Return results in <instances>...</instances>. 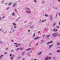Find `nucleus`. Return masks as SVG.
<instances>
[{"mask_svg": "<svg viewBox=\"0 0 60 60\" xmlns=\"http://www.w3.org/2000/svg\"><path fill=\"white\" fill-rule=\"evenodd\" d=\"M57 45H60V44L59 43H57Z\"/></svg>", "mask_w": 60, "mask_h": 60, "instance_id": "nucleus-11", "label": "nucleus"}, {"mask_svg": "<svg viewBox=\"0 0 60 60\" xmlns=\"http://www.w3.org/2000/svg\"><path fill=\"white\" fill-rule=\"evenodd\" d=\"M37 60V59H34V60Z\"/></svg>", "mask_w": 60, "mask_h": 60, "instance_id": "nucleus-56", "label": "nucleus"}, {"mask_svg": "<svg viewBox=\"0 0 60 60\" xmlns=\"http://www.w3.org/2000/svg\"><path fill=\"white\" fill-rule=\"evenodd\" d=\"M56 23H54L53 25V26H55V25H56Z\"/></svg>", "mask_w": 60, "mask_h": 60, "instance_id": "nucleus-9", "label": "nucleus"}, {"mask_svg": "<svg viewBox=\"0 0 60 60\" xmlns=\"http://www.w3.org/2000/svg\"><path fill=\"white\" fill-rule=\"evenodd\" d=\"M13 7H15V6H16V4H13Z\"/></svg>", "mask_w": 60, "mask_h": 60, "instance_id": "nucleus-12", "label": "nucleus"}, {"mask_svg": "<svg viewBox=\"0 0 60 60\" xmlns=\"http://www.w3.org/2000/svg\"><path fill=\"white\" fill-rule=\"evenodd\" d=\"M55 29H54L53 30V31H55Z\"/></svg>", "mask_w": 60, "mask_h": 60, "instance_id": "nucleus-34", "label": "nucleus"}, {"mask_svg": "<svg viewBox=\"0 0 60 60\" xmlns=\"http://www.w3.org/2000/svg\"><path fill=\"white\" fill-rule=\"evenodd\" d=\"M53 46V45H50L49 46V48L50 49L51 47H52Z\"/></svg>", "mask_w": 60, "mask_h": 60, "instance_id": "nucleus-5", "label": "nucleus"}, {"mask_svg": "<svg viewBox=\"0 0 60 60\" xmlns=\"http://www.w3.org/2000/svg\"><path fill=\"white\" fill-rule=\"evenodd\" d=\"M20 58H21V57H19V59Z\"/></svg>", "mask_w": 60, "mask_h": 60, "instance_id": "nucleus-49", "label": "nucleus"}, {"mask_svg": "<svg viewBox=\"0 0 60 60\" xmlns=\"http://www.w3.org/2000/svg\"><path fill=\"white\" fill-rule=\"evenodd\" d=\"M4 18H5V16H4L2 17V19H4Z\"/></svg>", "mask_w": 60, "mask_h": 60, "instance_id": "nucleus-33", "label": "nucleus"}, {"mask_svg": "<svg viewBox=\"0 0 60 60\" xmlns=\"http://www.w3.org/2000/svg\"><path fill=\"white\" fill-rule=\"evenodd\" d=\"M2 43V42L0 41V43Z\"/></svg>", "mask_w": 60, "mask_h": 60, "instance_id": "nucleus-45", "label": "nucleus"}, {"mask_svg": "<svg viewBox=\"0 0 60 60\" xmlns=\"http://www.w3.org/2000/svg\"><path fill=\"white\" fill-rule=\"evenodd\" d=\"M59 16H60V13H59Z\"/></svg>", "mask_w": 60, "mask_h": 60, "instance_id": "nucleus-37", "label": "nucleus"}, {"mask_svg": "<svg viewBox=\"0 0 60 60\" xmlns=\"http://www.w3.org/2000/svg\"><path fill=\"white\" fill-rule=\"evenodd\" d=\"M50 55H51V53L50 54Z\"/></svg>", "mask_w": 60, "mask_h": 60, "instance_id": "nucleus-55", "label": "nucleus"}, {"mask_svg": "<svg viewBox=\"0 0 60 60\" xmlns=\"http://www.w3.org/2000/svg\"><path fill=\"white\" fill-rule=\"evenodd\" d=\"M45 35H44L43 36V37H44L45 36Z\"/></svg>", "mask_w": 60, "mask_h": 60, "instance_id": "nucleus-36", "label": "nucleus"}, {"mask_svg": "<svg viewBox=\"0 0 60 60\" xmlns=\"http://www.w3.org/2000/svg\"><path fill=\"white\" fill-rule=\"evenodd\" d=\"M50 36V35H49L47 36V38L49 37Z\"/></svg>", "mask_w": 60, "mask_h": 60, "instance_id": "nucleus-15", "label": "nucleus"}, {"mask_svg": "<svg viewBox=\"0 0 60 60\" xmlns=\"http://www.w3.org/2000/svg\"><path fill=\"white\" fill-rule=\"evenodd\" d=\"M14 55H13V57H14Z\"/></svg>", "mask_w": 60, "mask_h": 60, "instance_id": "nucleus-58", "label": "nucleus"}, {"mask_svg": "<svg viewBox=\"0 0 60 60\" xmlns=\"http://www.w3.org/2000/svg\"><path fill=\"white\" fill-rule=\"evenodd\" d=\"M39 39L38 37H37L34 38V40H37V39Z\"/></svg>", "mask_w": 60, "mask_h": 60, "instance_id": "nucleus-2", "label": "nucleus"}, {"mask_svg": "<svg viewBox=\"0 0 60 60\" xmlns=\"http://www.w3.org/2000/svg\"><path fill=\"white\" fill-rule=\"evenodd\" d=\"M11 59L12 60H13V57H11Z\"/></svg>", "mask_w": 60, "mask_h": 60, "instance_id": "nucleus-14", "label": "nucleus"}, {"mask_svg": "<svg viewBox=\"0 0 60 60\" xmlns=\"http://www.w3.org/2000/svg\"><path fill=\"white\" fill-rule=\"evenodd\" d=\"M10 56H11V54H10Z\"/></svg>", "mask_w": 60, "mask_h": 60, "instance_id": "nucleus-40", "label": "nucleus"}, {"mask_svg": "<svg viewBox=\"0 0 60 60\" xmlns=\"http://www.w3.org/2000/svg\"><path fill=\"white\" fill-rule=\"evenodd\" d=\"M4 56L3 55H2L0 56V59H2V58H3V56Z\"/></svg>", "mask_w": 60, "mask_h": 60, "instance_id": "nucleus-3", "label": "nucleus"}, {"mask_svg": "<svg viewBox=\"0 0 60 60\" xmlns=\"http://www.w3.org/2000/svg\"><path fill=\"white\" fill-rule=\"evenodd\" d=\"M19 50V48H18L16 49V51H18Z\"/></svg>", "mask_w": 60, "mask_h": 60, "instance_id": "nucleus-17", "label": "nucleus"}, {"mask_svg": "<svg viewBox=\"0 0 60 60\" xmlns=\"http://www.w3.org/2000/svg\"><path fill=\"white\" fill-rule=\"evenodd\" d=\"M27 12L28 13H30V11H29V12L28 11H27Z\"/></svg>", "mask_w": 60, "mask_h": 60, "instance_id": "nucleus-27", "label": "nucleus"}, {"mask_svg": "<svg viewBox=\"0 0 60 60\" xmlns=\"http://www.w3.org/2000/svg\"><path fill=\"white\" fill-rule=\"evenodd\" d=\"M15 11H17L16 10V9L15 10Z\"/></svg>", "mask_w": 60, "mask_h": 60, "instance_id": "nucleus-51", "label": "nucleus"}, {"mask_svg": "<svg viewBox=\"0 0 60 60\" xmlns=\"http://www.w3.org/2000/svg\"><path fill=\"white\" fill-rule=\"evenodd\" d=\"M35 33H34L33 35V36H32V38H34L35 36Z\"/></svg>", "mask_w": 60, "mask_h": 60, "instance_id": "nucleus-4", "label": "nucleus"}, {"mask_svg": "<svg viewBox=\"0 0 60 60\" xmlns=\"http://www.w3.org/2000/svg\"><path fill=\"white\" fill-rule=\"evenodd\" d=\"M40 31H39L38 32V33H40Z\"/></svg>", "mask_w": 60, "mask_h": 60, "instance_id": "nucleus-38", "label": "nucleus"}, {"mask_svg": "<svg viewBox=\"0 0 60 60\" xmlns=\"http://www.w3.org/2000/svg\"><path fill=\"white\" fill-rule=\"evenodd\" d=\"M12 3L11 2L10 3H9V4H8V5H11V4H12Z\"/></svg>", "mask_w": 60, "mask_h": 60, "instance_id": "nucleus-7", "label": "nucleus"}, {"mask_svg": "<svg viewBox=\"0 0 60 60\" xmlns=\"http://www.w3.org/2000/svg\"><path fill=\"white\" fill-rule=\"evenodd\" d=\"M31 49H27V50H30Z\"/></svg>", "mask_w": 60, "mask_h": 60, "instance_id": "nucleus-21", "label": "nucleus"}, {"mask_svg": "<svg viewBox=\"0 0 60 60\" xmlns=\"http://www.w3.org/2000/svg\"><path fill=\"white\" fill-rule=\"evenodd\" d=\"M22 60H25V59H24V58H23L22 59Z\"/></svg>", "mask_w": 60, "mask_h": 60, "instance_id": "nucleus-39", "label": "nucleus"}, {"mask_svg": "<svg viewBox=\"0 0 60 60\" xmlns=\"http://www.w3.org/2000/svg\"><path fill=\"white\" fill-rule=\"evenodd\" d=\"M24 53H25V52H24L22 53V55H23V54H24Z\"/></svg>", "mask_w": 60, "mask_h": 60, "instance_id": "nucleus-35", "label": "nucleus"}, {"mask_svg": "<svg viewBox=\"0 0 60 60\" xmlns=\"http://www.w3.org/2000/svg\"><path fill=\"white\" fill-rule=\"evenodd\" d=\"M7 49H8V48L6 49V50H7Z\"/></svg>", "mask_w": 60, "mask_h": 60, "instance_id": "nucleus-53", "label": "nucleus"}, {"mask_svg": "<svg viewBox=\"0 0 60 60\" xmlns=\"http://www.w3.org/2000/svg\"><path fill=\"white\" fill-rule=\"evenodd\" d=\"M12 15H13V16H14V13H13L12 14Z\"/></svg>", "mask_w": 60, "mask_h": 60, "instance_id": "nucleus-28", "label": "nucleus"}, {"mask_svg": "<svg viewBox=\"0 0 60 60\" xmlns=\"http://www.w3.org/2000/svg\"><path fill=\"white\" fill-rule=\"evenodd\" d=\"M51 57H49V59H51Z\"/></svg>", "mask_w": 60, "mask_h": 60, "instance_id": "nucleus-29", "label": "nucleus"}, {"mask_svg": "<svg viewBox=\"0 0 60 60\" xmlns=\"http://www.w3.org/2000/svg\"><path fill=\"white\" fill-rule=\"evenodd\" d=\"M57 31V29H56V30H55V32H56V31Z\"/></svg>", "mask_w": 60, "mask_h": 60, "instance_id": "nucleus-30", "label": "nucleus"}, {"mask_svg": "<svg viewBox=\"0 0 60 60\" xmlns=\"http://www.w3.org/2000/svg\"><path fill=\"white\" fill-rule=\"evenodd\" d=\"M20 45V44H18V45Z\"/></svg>", "mask_w": 60, "mask_h": 60, "instance_id": "nucleus-48", "label": "nucleus"}, {"mask_svg": "<svg viewBox=\"0 0 60 60\" xmlns=\"http://www.w3.org/2000/svg\"><path fill=\"white\" fill-rule=\"evenodd\" d=\"M42 52H41L39 53V55H41V54Z\"/></svg>", "mask_w": 60, "mask_h": 60, "instance_id": "nucleus-13", "label": "nucleus"}, {"mask_svg": "<svg viewBox=\"0 0 60 60\" xmlns=\"http://www.w3.org/2000/svg\"><path fill=\"white\" fill-rule=\"evenodd\" d=\"M57 28H59V26H57L56 27Z\"/></svg>", "mask_w": 60, "mask_h": 60, "instance_id": "nucleus-24", "label": "nucleus"}, {"mask_svg": "<svg viewBox=\"0 0 60 60\" xmlns=\"http://www.w3.org/2000/svg\"><path fill=\"white\" fill-rule=\"evenodd\" d=\"M14 28H16V26H14Z\"/></svg>", "mask_w": 60, "mask_h": 60, "instance_id": "nucleus-31", "label": "nucleus"}, {"mask_svg": "<svg viewBox=\"0 0 60 60\" xmlns=\"http://www.w3.org/2000/svg\"><path fill=\"white\" fill-rule=\"evenodd\" d=\"M23 49H24V48H21L20 49V50H23Z\"/></svg>", "mask_w": 60, "mask_h": 60, "instance_id": "nucleus-10", "label": "nucleus"}, {"mask_svg": "<svg viewBox=\"0 0 60 60\" xmlns=\"http://www.w3.org/2000/svg\"><path fill=\"white\" fill-rule=\"evenodd\" d=\"M13 25H14V26H16V24H15V23H13Z\"/></svg>", "mask_w": 60, "mask_h": 60, "instance_id": "nucleus-18", "label": "nucleus"}, {"mask_svg": "<svg viewBox=\"0 0 60 60\" xmlns=\"http://www.w3.org/2000/svg\"><path fill=\"white\" fill-rule=\"evenodd\" d=\"M38 43H37V44H36V46H38Z\"/></svg>", "mask_w": 60, "mask_h": 60, "instance_id": "nucleus-23", "label": "nucleus"}, {"mask_svg": "<svg viewBox=\"0 0 60 60\" xmlns=\"http://www.w3.org/2000/svg\"><path fill=\"white\" fill-rule=\"evenodd\" d=\"M15 44L16 45V44H17V43H15Z\"/></svg>", "mask_w": 60, "mask_h": 60, "instance_id": "nucleus-54", "label": "nucleus"}, {"mask_svg": "<svg viewBox=\"0 0 60 60\" xmlns=\"http://www.w3.org/2000/svg\"><path fill=\"white\" fill-rule=\"evenodd\" d=\"M51 31H52V30H51Z\"/></svg>", "mask_w": 60, "mask_h": 60, "instance_id": "nucleus-61", "label": "nucleus"}, {"mask_svg": "<svg viewBox=\"0 0 60 60\" xmlns=\"http://www.w3.org/2000/svg\"><path fill=\"white\" fill-rule=\"evenodd\" d=\"M59 24L60 25V22H59Z\"/></svg>", "mask_w": 60, "mask_h": 60, "instance_id": "nucleus-50", "label": "nucleus"}, {"mask_svg": "<svg viewBox=\"0 0 60 60\" xmlns=\"http://www.w3.org/2000/svg\"><path fill=\"white\" fill-rule=\"evenodd\" d=\"M48 57H46L45 58V60H49L48 59Z\"/></svg>", "mask_w": 60, "mask_h": 60, "instance_id": "nucleus-6", "label": "nucleus"}, {"mask_svg": "<svg viewBox=\"0 0 60 60\" xmlns=\"http://www.w3.org/2000/svg\"><path fill=\"white\" fill-rule=\"evenodd\" d=\"M30 30H28V32H30Z\"/></svg>", "mask_w": 60, "mask_h": 60, "instance_id": "nucleus-46", "label": "nucleus"}, {"mask_svg": "<svg viewBox=\"0 0 60 60\" xmlns=\"http://www.w3.org/2000/svg\"><path fill=\"white\" fill-rule=\"evenodd\" d=\"M60 0H58V2H60Z\"/></svg>", "mask_w": 60, "mask_h": 60, "instance_id": "nucleus-43", "label": "nucleus"}, {"mask_svg": "<svg viewBox=\"0 0 60 60\" xmlns=\"http://www.w3.org/2000/svg\"><path fill=\"white\" fill-rule=\"evenodd\" d=\"M11 52H13V50H12L11 51Z\"/></svg>", "mask_w": 60, "mask_h": 60, "instance_id": "nucleus-25", "label": "nucleus"}, {"mask_svg": "<svg viewBox=\"0 0 60 60\" xmlns=\"http://www.w3.org/2000/svg\"><path fill=\"white\" fill-rule=\"evenodd\" d=\"M6 4H7V3H6Z\"/></svg>", "mask_w": 60, "mask_h": 60, "instance_id": "nucleus-60", "label": "nucleus"}, {"mask_svg": "<svg viewBox=\"0 0 60 60\" xmlns=\"http://www.w3.org/2000/svg\"><path fill=\"white\" fill-rule=\"evenodd\" d=\"M57 14H56V17H55V18H56V17H57Z\"/></svg>", "mask_w": 60, "mask_h": 60, "instance_id": "nucleus-26", "label": "nucleus"}, {"mask_svg": "<svg viewBox=\"0 0 60 60\" xmlns=\"http://www.w3.org/2000/svg\"><path fill=\"white\" fill-rule=\"evenodd\" d=\"M0 19H1V18L0 17V20H1Z\"/></svg>", "mask_w": 60, "mask_h": 60, "instance_id": "nucleus-47", "label": "nucleus"}, {"mask_svg": "<svg viewBox=\"0 0 60 60\" xmlns=\"http://www.w3.org/2000/svg\"><path fill=\"white\" fill-rule=\"evenodd\" d=\"M36 2V0H34V2Z\"/></svg>", "mask_w": 60, "mask_h": 60, "instance_id": "nucleus-44", "label": "nucleus"}, {"mask_svg": "<svg viewBox=\"0 0 60 60\" xmlns=\"http://www.w3.org/2000/svg\"><path fill=\"white\" fill-rule=\"evenodd\" d=\"M56 34V33H54V34H53L52 35V36H54V35H55V34Z\"/></svg>", "mask_w": 60, "mask_h": 60, "instance_id": "nucleus-19", "label": "nucleus"}, {"mask_svg": "<svg viewBox=\"0 0 60 60\" xmlns=\"http://www.w3.org/2000/svg\"><path fill=\"white\" fill-rule=\"evenodd\" d=\"M9 9V7H8V8H7V9Z\"/></svg>", "mask_w": 60, "mask_h": 60, "instance_id": "nucleus-41", "label": "nucleus"}, {"mask_svg": "<svg viewBox=\"0 0 60 60\" xmlns=\"http://www.w3.org/2000/svg\"><path fill=\"white\" fill-rule=\"evenodd\" d=\"M52 19H51V20H52Z\"/></svg>", "mask_w": 60, "mask_h": 60, "instance_id": "nucleus-59", "label": "nucleus"}, {"mask_svg": "<svg viewBox=\"0 0 60 60\" xmlns=\"http://www.w3.org/2000/svg\"><path fill=\"white\" fill-rule=\"evenodd\" d=\"M11 41H12V42H13V40H11Z\"/></svg>", "mask_w": 60, "mask_h": 60, "instance_id": "nucleus-42", "label": "nucleus"}, {"mask_svg": "<svg viewBox=\"0 0 60 60\" xmlns=\"http://www.w3.org/2000/svg\"><path fill=\"white\" fill-rule=\"evenodd\" d=\"M45 16L46 17H48V15H45Z\"/></svg>", "mask_w": 60, "mask_h": 60, "instance_id": "nucleus-32", "label": "nucleus"}, {"mask_svg": "<svg viewBox=\"0 0 60 60\" xmlns=\"http://www.w3.org/2000/svg\"><path fill=\"white\" fill-rule=\"evenodd\" d=\"M16 47H18V46H16Z\"/></svg>", "mask_w": 60, "mask_h": 60, "instance_id": "nucleus-52", "label": "nucleus"}, {"mask_svg": "<svg viewBox=\"0 0 60 60\" xmlns=\"http://www.w3.org/2000/svg\"><path fill=\"white\" fill-rule=\"evenodd\" d=\"M53 42V41H51L49 42H48L47 43V44H49L50 43H52Z\"/></svg>", "mask_w": 60, "mask_h": 60, "instance_id": "nucleus-1", "label": "nucleus"}, {"mask_svg": "<svg viewBox=\"0 0 60 60\" xmlns=\"http://www.w3.org/2000/svg\"><path fill=\"white\" fill-rule=\"evenodd\" d=\"M57 35H58V34H56L54 36V37H56V36H57Z\"/></svg>", "mask_w": 60, "mask_h": 60, "instance_id": "nucleus-16", "label": "nucleus"}, {"mask_svg": "<svg viewBox=\"0 0 60 60\" xmlns=\"http://www.w3.org/2000/svg\"><path fill=\"white\" fill-rule=\"evenodd\" d=\"M27 8L28 9V10H29V9L28 8Z\"/></svg>", "mask_w": 60, "mask_h": 60, "instance_id": "nucleus-57", "label": "nucleus"}, {"mask_svg": "<svg viewBox=\"0 0 60 60\" xmlns=\"http://www.w3.org/2000/svg\"><path fill=\"white\" fill-rule=\"evenodd\" d=\"M7 54V52H6L4 53V54H5V55H6Z\"/></svg>", "mask_w": 60, "mask_h": 60, "instance_id": "nucleus-22", "label": "nucleus"}, {"mask_svg": "<svg viewBox=\"0 0 60 60\" xmlns=\"http://www.w3.org/2000/svg\"><path fill=\"white\" fill-rule=\"evenodd\" d=\"M57 52H60V50H58L56 51Z\"/></svg>", "mask_w": 60, "mask_h": 60, "instance_id": "nucleus-20", "label": "nucleus"}, {"mask_svg": "<svg viewBox=\"0 0 60 60\" xmlns=\"http://www.w3.org/2000/svg\"><path fill=\"white\" fill-rule=\"evenodd\" d=\"M46 21V20H44L42 21V22H45V21Z\"/></svg>", "mask_w": 60, "mask_h": 60, "instance_id": "nucleus-8", "label": "nucleus"}]
</instances>
